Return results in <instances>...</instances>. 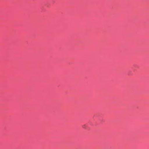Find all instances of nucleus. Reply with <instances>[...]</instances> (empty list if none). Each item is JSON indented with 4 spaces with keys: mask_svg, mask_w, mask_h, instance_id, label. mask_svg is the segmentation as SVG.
Segmentation results:
<instances>
[{
    "mask_svg": "<svg viewBox=\"0 0 149 149\" xmlns=\"http://www.w3.org/2000/svg\"><path fill=\"white\" fill-rule=\"evenodd\" d=\"M82 127L84 128H86V125H82Z\"/></svg>",
    "mask_w": 149,
    "mask_h": 149,
    "instance_id": "f257e3e1",
    "label": "nucleus"
}]
</instances>
